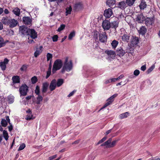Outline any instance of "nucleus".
I'll return each instance as SVG.
<instances>
[{
  "mask_svg": "<svg viewBox=\"0 0 160 160\" xmlns=\"http://www.w3.org/2000/svg\"><path fill=\"white\" fill-rule=\"evenodd\" d=\"M1 21L4 25H8L12 28L15 27L18 24L17 20L10 18L7 16L2 17Z\"/></svg>",
  "mask_w": 160,
  "mask_h": 160,
  "instance_id": "obj_1",
  "label": "nucleus"
},
{
  "mask_svg": "<svg viewBox=\"0 0 160 160\" xmlns=\"http://www.w3.org/2000/svg\"><path fill=\"white\" fill-rule=\"evenodd\" d=\"M72 68V61H70V62H68V58H67L65 60L64 62V65L61 70V72L63 73L65 71L68 72L70 71Z\"/></svg>",
  "mask_w": 160,
  "mask_h": 160,
  "instance_id": "obj_2",
  "label": "nucleus"
},
{
  "mask_svg": "<svg viewBox=\"0 0 160 160\" xmlns=\"http://www.w3.org/2000/svg\"><path fill=\"white\" fill-rule=\"evenodd\" d=\"M118 141V140H116L112 142V139L110 138L107 141L102 144L101 146H106L107 148H113L115 146Z\"/></svg>",
  "mask_w": 160,
  "mask_h": 160,
  "instance_id": "obj_3",
  "label": "nucleus"
},
{
  "mask_svg": "<svg viewBox=\"0 0 160 160\" xmlns=\"http://www.w3.org/2000/svg\"><path fill=\"white\" fill-rule=\"evenodd\" d=\"M62 65V63L61 60L59 59H57L54 62L53 65L52 69V73L54 74L56 71L60 69Z\"/></svg>",
  "mask_w": 160,
  "mask_h": 160,
  "instance_id": "obj_4",
  "label": "nucleus"
},
{
  "mask_svg": "<svg viewBox=\"0 0 160 160\" xmlns=\"http://www.w3.org/2000/svg\"><path fill=\"white\" fill-rule=\"evenodd\" d=\"M28 90V87L25 84L22 85L19 89V92L21 95L26 96L27 94Z\"/></svg>",
  "mask_w": 160,
  "mask_h": 160,
  "instance_id": "obj_5",
  "label": "nucleus"
},
{
  "mask_svg": "<svg viewBox=\"0 0 160 160\" xmlns=\"http://www.w3.org/2000/svg\"><path fill=\"white\" fill-rule=\"evenodd\" d=\"M119 21L117 18H115V20L110 22V28L113 29L114 33L117 32L116 29L118 27Z\"/></svg>",
  "mask_w": 160,
  "mask_h": 160,
  "instance_id": "obj_6",
  "label": "nucleus"
},
{
  "mask_svg": "<svg viewBox=\"0 0 160 160\" xmlns=\"http://www.w3.org/2000/svg\"><path fill=\"white\" fill-rule=\"evenodd\" d=\"M102 25L104 30H109L110 28V22L109 20L105 19L103 21Z\"/></svg>",
  "mask_w": 160,
  "mask_h": 160,
  "instance_id": "obj_7",
  "label": "nucleus"
},
{
  "mask_svg": "<svg viewBox=\"0 0 160 160\" xmlns=\"http://www.w3.org/2000/svg\"><path fill=\"white\" fill-rule=\"evenodd\" d=\"M30 29L29 28L25 26H20L19 28V30L24 35H27L28 36Z\"/></svg>",
  "mask_w": 160,
  "mask_h": 160,
  "instance_id": "obj_8",
  "label": "nucleus"
},
{
  "mask_svg": "<svg viewBox=\"0 0 160 160\" xmlns=\"http://www.w3.org/2000/svg\"><path fill=\"white\" fill-rule=\"evenodd\" d=\"M107 35L105 32H102L100 33L99 36V40L102 43H105L107 42Z\"/></svg>",
  "mask_w": 160,
  "mask_h": 160,
  "instance_id": "obj_9",
  "label": "nucleus"
},
{
  "mask_svg": "<svg viewBox=\"0 0 160 160\" xmlns=\"http://www.w3.org/2000/svg\"><path fill=\"white\" fill-rule=\"evenodd\" d=\"M22 22L26 25H31L32 22V18L29 17H24L22 18Z\"/></svg>",
  "mask_w": 160,
  "mask_h": 160,
  "instance_id": "obj_10",
  "label": "nucleus"
},
{
  "mask_svg": "<svg viewBox=\"0 0 160 160\" xmlns=\"http://www.w3.org/2000/svg\"><path fill=\"white\" fill-rule=\"evenodd\" d=\"M29 36L32 39H35L37 38V33L36 31L33 29H30L28 36Z\"/></svg>",
  "mask_w": 160,
  "mask_h": 160,
  "instance_id": "obj_11",
  "label": "nucleus"
},
{
  "mask_svg": "<svg viewBox=\"0 0 160 160\" xmlns=\"http://www.w3.org/2000/svg\"><path fill=\"white\" fill-rule=\"evenodd\" d=\"M112 13V9L111 8H108L104 10L103 15L106 18H109L111 16Z\"/></svg>",
  "mask_w": 160,
  "mask_h": 160,
  "instance_id": "obj_12",
  "label": "nucleus"
},
{
  "mask_svg": "<svg viewBox=\"0 0 160 160\" xmlns=\"http://www.w3.org/2000/svg\"><path fill=\"white\" fill-rule=\"evenodd\" d=\"M115 55L118 56L120 57H122L125 53V51L123 50L122 48L120 47L117 49L115 52Z\"/></svg>",
  "mask_w": 160,
  "mask_h": 160,
  "instance_id": "obj_13",
  "label": "nucleus"
},
{
  "mask_svg": "<svg viewBox=\"0 0 160 160\" xmlns=\"http://www.w3.org/2000/svg\"><path fill=\"white\" fill-rule=\"evenodd\" d=\"M9 62V60L7 58H4L3 62H0V67L2 70L3 71L5 70L6 68V64Z\"/></svg>",
  "mask_w": 160,
  "mask_h": 160,
  "instance_id": "obj_14",
  "label": "nucleus"
},
{
  "mask_svg": "<svg viewBox=\"0 0 160 160\" xmlns=\"http://www.w3.org/2000/svg\"><path fill=\"white\" fill-rule=\"evenodd\" d=\"M56 80L55 79H53L49 85V89L51 91H52L55 90L56 88Z\"/></svg>",
  "mask_w": 160,
  "mask_h": 160,
  "instance_id": "obj_15",
  "label": "nucleus"
},
{
  "mask_svg": "<svg viewBox=\"0 0 160 160\" xmlns=\"http://www.w3.org/2000/svg\"><path fill=\"white\" fill-rule=\"evenodd\" d=\"M127 5L126 2L122 1L118 3V7L122 10H124L127 7Z\"/></svg>",
  "mask_w": 160,
  "mask_h": 160,
  "instance_id": "obj_16",
  "label": "nucleus"
},
{
  "mask_svg": "<svg viewBox=\"0 0 160 160\" xmlns=\"http://www.w3.org/2000/svg\"><path fill=\"white\" fill-rule=\"evenodd\" d=\"M49 84L47 82H45L42 84V91L43 93H45L47 91Z\"/></svg>",
  "mask_w": 160,
  "mask_h": 160,
  "instance_id": "obj_17",
  "label": "nucleus"
},
{
  "mask_svg": "<svg viewBox=\"0 0 160 160\" xmlns=\"http://www.w3.org/2000/svg\"><path fill=\"white\" fill-rule=\"evenodd\" d=\"M145 19V17L143 16L142 13H140L137 15L136 20L139 22H143Z\"/></svg>",
  "mask_w": 160,
  "mask_h": 160,
  "instance_id": "obj_18",
  "label": "nucleus"
},
{
  "mask_svg": "<svg viewBox=\"0 0 160 160\" xmlns=\"http://www.w3.org/2000/svg\"><path fill=\"white\" fill-rule=\"evenodd\" d=\"M74 8L75 10L81 9L83 8V4L81 2H78L75 4Z\"/></svg>",
  "mask_w": 160,
  "mask_h": 160,
  "instance_id": "obj_19",
  "label": "nucleus"
},
{
  "mask_svg": "<svg viewBox=\"0 0 160 160\" xmlns=\"http://www.w3.org/2000/svg\"><path fill=\"white\" fill-rule=\"evenodd\" d=\"M115 3L116 0H107L106 2L107 4L112 8H113L112 7L115 5Z\"/></svg>",
  "mask_w": 160,
  "mask_h": 160,
  "instance_id": "obj_20",
  "label": "nucleus"
},
{
  "mask_svg": "<svg viewBox=\"0 0 160 160\" xmlns=\"http://www.w3.org/2000/svg\"><path fill=\"white\" fill-rule=\"evenodd\" d=\"M147 6L146 2L144 0H142L139 6L141 10H143L146 8Z\"/></svg>",
  "mask_w": 160,
  "mask_h": 160,
  "instance_id": "obj_21",
  "label": "nucleus"
},
{
  "mask_svg": "<svg viewBox=\"0 0 160 160\" xmlns=\"http://www.w3.org/2000/svg\"><path fill=\"white\" fill-rule=\"evenodd\" d=\"M42 47L41 46L39 48H37L36 51L34 53V55L35 57L37 58L42 52Z\"/></svg>",
  "mask_w": 160,
  "mask_h": 160,
  "instance_id": "obj_22",
  "label": "nucleus"
},
{
  "mask_svg": "<svg viewBox=\"0 0 160 160\" xmlns=\"http://www.w3.org/2000/svg\"><path fill=\"white\" fill-rule=\"evenodd\" d=\"M147 29L144 26H142L138 31L139 33L142 35H144L147 32Z\"/></svg>",
  "mask_w": 160,
  "mask_h": 160,
  "instance_id": "obj_23",
  "label": "nucleus"
},
{
  "mask_svg": "<svg viewBox=\"0 0 160 160\" xmlns=\"http://www.w3.org/2000/svg\"><path fill=\"white\" fill-rule=\"evenodd\" d=\"M12 80L14 83H19L20 82V78L18 76H14L12 77Z\"/></svg>",
  "mask_w": 160,
  "mask_h": 160,
  "instance_id": "obj_24",
  "label": "nucleus"
},
{
  "mask_svg": "<svg viewBox=\"0 0 160 160\" xmlns=\"http://www.w3.org/2000/svg\"><path fill=\"white\" fill-rule=\"evenodd\" d=\"M105 53L108 54V55L112 58L114 57L115 55V52L112 50H107L105 51Z\"/></svg>",
  "mask_w": 160,
  "mask_h": 160,
  "instance_id": "obj_25",
  "label": "nucleus"
},
{
  "mask_svg": "<svg viewBox=\"0 0 160 160\" xmlns=\"http://www.w3.org/2000/svg\"><path fill=\"white\" fill-rule=\"evenodd\" d=\"M130 36L129 34H124L122 36V39L124 41H126L127 42H129Z\"/></svg>",
  "mask_w": 160,
  "mask_h": 160,
  "instance_id": "obj_26",
  "label": "nucleus"
},
{
  "mask_svg": "<svg viewBox=\"0 0 160 160\" xmlns=\"http://www.w3.org/2000/svg\"><path fill=\"white\" fill-rule=\"evenodd\" d=\"M64 83V80L62 79H58L56 81V85L57 87H59L62 86Z\"/></svg>",
  "mask_w": 160,
  "mask_h": 160,
  "instance_id": "obj_27",
  "label": "nucleus"
},
{
  "mask_svg": "<svg viewBox=\"0 0 160 160\" xmlns=\"http://www.w3.org/2000/svg\"><path fill=\"white\" fill-rule=\"evenodd\" d=\"M12 12L17 16H19L20 13V9L18 8H14Z\"/></svg>",
  "mask_w": 160,
  "mask_h": 160,
  "instance_id": "obj_28",
  "label": "nucleus"
},
{
  "mask_svg": "<svg viewBox=\"0 0 160 160\" xmlns=\"http://www.w3.org/2000/svg\"><path fill=\"white\" fill-rule=\"evenodd\" d=\"M100 33H101V31L98 32L97 30L95 31L93 34V38L96 40H98V37L99 36V34Z\"/></svg>",
  "mask_w": 160,
  "mask_h": 160,
  "instance_id": "obj_29",
  "label": "nucleus"
},
{
  "mask_svg": "<svg viewBox=\"0 0 160 160\" xmlns=\"http://www.w3.org/2000/svg\"><path fill=\"white\" fill-rule=\"evenodd\" d=\"M38 96L37 98L36 103L38 104H39L41 102H42L43 100L42 96L40 95H38Z\"/></svg>",
  "mask_w": 160,
  "mask_h": 160,
  "instance_id": "obj_30",
  "label": "nucleus"
},
{
  "mask_svg": "<svg viewBox=\"0 0 160 160\" xmlns=\"http://www.w3.org/2000/svg\"><path fill=\"white\" fill-rule=\"evenodd\" d=\"M129 115V113L128 112L123 113L119 115V118L121 119L126 118Z\"/></svg>",
  "mask_w": 160,
  "mask_h": 160,
  "instance_id": "obj_31",
  "label": "nucleus"
},
{
  "mask_svg": "<svg viewBox=\"0 0 160 160\" xmlns=\"http://www.w3.org/2000/svg\"><path fill=\"white\" fill-rule=\"evenodd\" d=\"M136 0H126V2L128 6H132Z\"/></svg>",
  "mask_w": 160,
  "mask_h": 160,
  "instance_id": "obj_32",
  "label": "nucleus"
},
{
  "mask_svg": "<svg viewBox=\"0 0 160 160\" xmlns=\"http://www.w3.org/2000/svg\"><path fill=\"white\" fill-rule=\"evenodd\" d=\"M1 123L2 126L4 127H6L8 125L7 122L4 118L2 119Z\"/></svg>",
  "mask_w": 160,
  "mask_h": 160,
  "instance_id": "obj_33",
  "label": "nucleus"
},
{
  "mask_svg": "<svg viewBox=\"0 0 160 160\" xmlns=\"http://www.w3.org/2000/svg\"><path fill=\"white\" fill-rule=\"evenodd\" d=\"M139 42V40L138 38L135 37L133 38L132 41L131 43L133 45H136Z\"/></svg>",
  "mask_w": 160,
  "mask_h": 160,
  "instance_id": "obj_34",
  "label": "nucleus"
},
{
  "mask_svg": "<svg viewBox=\"0 0 160 160\" xmlns=\"http://www.w3.org/2000/svg\"><path fill=\"white\" fill-rule=\"evenodd\" d=\"M3 138L6 141H7L8 138V134L7 131L4 130L3 132Z\"/></svg>",
  "mask_w": 160,
  "mask_h": 160,
  "instance_id": "obj_35",
  "label": "nucleus"
},
{
  "mask_svg": "<svg viewBox=\"0 0 160 160\" xmlns=\"http://www.w3.org/2000/svg\"><path fill=\"white\" fill-rule=\"evenodd\" d=\"M133 48L129 46H128L125 51V53H131L133 50Z\"/></svg>",
  "mask_w": 160,
  "mask_h": 160,
  "instance_id": "obj_36",
  "label": "nucleus"
},
{
  "mask_svg": "<svg viewBox=\"0 0 160 160\" xmlns=\"http://www.w3.org/2000/svg\"><path fill=\"white\" fill-rule=\"evenodd\" d=\"M72 11V8L71 6H69V7H68L66 8V14L67 16L68 14H71Z\"/></svg>",
  "mask_w": 160,
  "mask_h": 160,
  "instance_id": "obj_37",
  "label": "nucleus"
},
{
  "mask_svg": "<svg viewBox=\"0 0 160 160\" xmlns=\"http://www.w3.org/2000/svg\"><path fill=\"white\" fill-rule=\"evenodd\" d=\"M14 97L12 96H9L8 97V100L9 103H12L14 101Z\"/></svg>",
  "mask_w": 160,
  "mask_h": 160,
  "instance_id": "obj_38",
  "label": "nucleus"
},
{
  "mask_svg": "<svg viewBox=\"0 0 160 160\" xmlns=\"http://www.w3.org/2000/svg\"><path fill=\"white\" fill-rule=\"evenodd\" d=\"M153 19L152 18H147L146 19L145 22L146 24H152V23Z\"/></svg>",
  "mask_w": 160,
  "mask_h": 160,
  "instance_id": "obj_39",
  "label": "nucleus"
},
{
  "mask_svg": "<svg viewBox=\"0 0 160 160\" xmlns=\"http://www.w3.org/2000/svg\"><path fill=\"white\" fill-rule=\"evenodd\" d=\"M118 42L116 40H113L111 43V45L112 48H115L117 46V45H118Z\"/></svg>",
  "mask_w": 160,
  "mask_h": 160,
  "instance_id": "obj_40",
  "label": "nucleus"
},
{
  "mask_svg": "<svg viewBox=\"0 0 160 160\" xmlns=\"http://www.w3.org/2000/svg\"><path fill=\"white\" fill-rule=\"evenodd\" d=\"M5 43L4 42V39L2 37L0 36V48L5 46Z\"/></svg>",
  "mask_w": 160,
  "mask_h": 160,
  "instance_id": "obj_41",
  "label": "nucleus"
},
{
  "mask_svg": "<svg viewBox=\"0 0 160 160\" xmlns=\"http://www.w3.org/2000/svg\"><path fill=\"white\" fill-rule=\"evenodd\" d=\"M108 102H107L106 103L104 106L101 108V109L99 110L100 111L101 109H103L108 106H109L110 104H111L112 103V101H109V100H108Z\"/></svg>",
  "mask_w": 160,
  "mask_h": 160,
  "instance_id": "obj_42",
  "label": "nucleus"
},
{
  "mask_svg": "<svg viewBox=\"0 0 160 160\" xmlns=\"http://www.w3.org/2000/svg\"><path fill=\"white\" fill-rule=\"evenodd\" d=\"M108 102H107L106 103L104 106L101 108V109L99 110L100 111L101 109H103L108 106H109L110 104H111L112 103V101H109V100H108Z\"/></svg>",
  "mask_w": 160,
  "mask_h": 160,
  "instance_id": "obj_43",
  "label": "nucleus"
},
{
  "mask_svg": "<svg viewBox=\"0 0 160 160\" xmlns=\"http://www.w3.org/2000/svg\"><path fill=\"white\" fill-rule=\"evenodd\" d=\"M38 79L36 76H34L31 79V81L32 82V83L33 84H34L36 83Z\"/></svg>",
  "mask_w": 160,
  "mask_h": 160,
  "instance_id": "obj_44",
  "label": "nucleus"
},
{
  "mask_svg": "<svg viewBox=\"0 0 160 160\" xmlns=\"http://www.w3.org/2000/svg\"><path fill=\"white\" fill-rule=\"evenodd\" d=\"M35 92L37 95H40V87L38 85H37L36 87L35 90Z\"/></svg>",
  "mask_w": 160,
  "mask_h": 160,
  "instance_id": "obj_45",
  "label": "nucleus"
},
{
  "mask_svg": "<svg viewBox=\"0 0 160 160\" xmlns=\"http://www.w3.org/2000/svg\"><path fill=\"white\" fill-rule=\"evenodd\" d=\"M75 36V32L74 31H73L71 32L69 35L68 39L71 40H72V38L74 37Z\"/></svg>",
  "mask_w": 160,
  "mask_h": 160,
  "instance_id": "obj_46",
  "label": "nucleus"
},
{
  "mask_svg": "<svg viewBox=\"0 0 160 160\" xmlns=\"http://www.w3.org/2000/svg\"><path fill=\"white\" fill-rule=\"evenodd\" d=\"M47 61H49V60H51L52 58V54L49 53H48L47 54Z\"/></svg>",
  "mask_w": 160,
  "mask_h": 160,
  "instance_id": "obj_47",
  "label": "nucleus"
},
{
  "mask_svg": "<svg viewBox=\"0 0 160 160\" xmlns=\"http://www.w3.org/2000/svg\"><path fill=\"white\" fill-rule=\"evenodd\" d=\"M155 68V66L153 65L150 67L149 68H148V70L147 71V74L149 73L150 72H151Z\"/></svg>",
  "mask_w": 160,
  "mask_h": 160,
  "instance_id": "obj_48",
  "label": "nucleus"
},
{
  "mask_svg": "<svg viewBox=\"0 0 160 160\" xmlns=\"http://www.w3.org/2000/svg\"><path fill=\"white\" fill-rule=\"evenodd\" d=\"M28 66L27 65H23L20 68V69L22 71H26L28 68Z\"/></svg>",
  "mask_w": 160,
  "mask_h": 160,
  "instance_id": "obj_49",
  "label": "nucleus"
},
{
  "mask_svg": "<svg viewBox=\"0 0 160 160\" xmlns=\"http://www.w3.org/2000/svg\"><path fill=\"white\" fill-rule=\"evenodd\" d=\"M65 25L63 24L61 25L60 27L58 28V32H60L61 31L65 28Z\"/></svg>",
  "mask_w": 160,
  "mask_h": 160,
  "instance_id": "obj_50",
  "label": "nucleus"
},
{
  "mask_svg": "<svg viewBox=\"0 0 160 160\" xmlns=\"http://www.w3.org/2000/svg\"><path fill=\"white\" fill-rule=\"evenodd\" d=\"M25 145L24 143H22L21 145L18 149V151H20L23 150L25 147Z\"/></svg>",
  "mask_w": 160,
  "mask_h": 160,
  "instance_id": "obj_51",
  "label": "nucleus"
},
{
  "mask_svg": "<svg viewBox=\"0 0 160 160\" xmlns=\"http://www.w3.org/2000/svg\"><path fill=\"white\" fill-rule=\"evenodd\" d=\"M58 36L57 35H54L52 37V41L54 42H56L58 41Z\"/></svg>",
  "mask_w": 160,
  "mask_h": 160,
  "instance_id": "obj_52",
  "label": "nucleus"
},
{
  "mask_svg": "<svg viewBox=\"0 0 160 160\" xmlns=\"http://www.w3.org/2000/svg\"><path fill=\"white\" fill-rule=\"evenodd\" d=\"M140 73L139 71L138 70H135L133 72L134 75L135 76H138Z\"/></svg>",
  "mask_w": 160,
  "mask_h": 160,
  "instance_id": "obj_53",
  "label": "nucleus"
},
{
  "mask_svg": "<svg viewBox=\"0 0 160 160\" xmlns=\"http://www.w3.org/2000/svg\"><path fill=\"white\" fill-rule=\"evenodd\" d=\"M51 74V70H48L47 72V75L46 78L47 79L50 75Z\"/></svg>",
  "mask_w": 160,
  "mask_h": 160,
  "instance_id": "obj_54",
  "label": "nucleus"
},
{
  "mask_svg": "<svg viewBox=\"0 0 160 160\" xmlns=\"http://www.w3.org/2000/svg\"><path fill=\"white\" fill-rule=\"evenodd\" d=\"M76 91V90H74L72 92H71L68 96V97H70L72 96L73 94H74V93Z\"/></svg>",
  "mask_w": 160,
  "mask_h": 160,
  "instance_id": "obj_55",
  "label": "nucleus"
},
{
  "mask_svg": "<svg viewBox=\"0 0 160 160\" xmlns=\"http://www.w3.org/2000/svg\"><path fill=\"white\" fill-rule=\"evenodd\" d=\"M49 2H53L55 1H57L58 2H61L64 0H48Z\"/></svg>",
  "mask_w": 160,
  "mask_h": 160,
  "instance_id": "obj_56",
  "label": "nucleus"
},
{
  "mask_svg": "<svg viewBox=\"0 0 160 160\" xmlns=\"http://www.w3.org/2000/svg\"><path fill=\"white\" fill-rule=\"evenodd\" d=\"M57 155H54L53 156L50 157L49 158V160H52L57 157Z\"/></svg>",
  "mask_w": 160,
  "mask_h": 160,
  "instance_id": "obj_57",
  "label": "nucleus"
},
{
  "mask_svg": "<svg viewBox=\"0 0 160 160\" xmlns=\"http://www.w3.org/2000/svg\"><path fill=\"white\" fill-rule=\"evenodd\" d=\"M32 117V115L31 116H30L29 115V116L28 115L27 116V117L26 118V119L27 120H30L32 119H33Z\"/></svg>",
  "mask_w": 160,
  "mask_h": 160,
  "instance_id": "obj_58",
  "label": "nucleus"
},
{
  "mask_svg": "<svg viewBox=\"0 0 160 160\" xmlns=\"http://www.w3.org/2000/svg\"><path fill=\"white\" fill-rule=\"evenodd\" d=\"M8 128L9 131L11 132L13 129V126L12 124H11L9 126H8Z\"/></svg>",
  "mask_w": 160,
  "mask_h": 160,
  "instance_id": "obj_59",
  "label": "nucleus"
},
{
  "mask_svg": "<svg viewBox=\"0 0 160 160\" xmlns=\"http://www.w3.org/2000/svg\"><path fill=\"white\" fill-rule=\"evenodd\" d=\"M146 67L145 65H143L141 67V70L142 71H144L146 70Z\"/></svg>",
  "mask_w": 160,
  "mask_h": 160,
  "instance_id": "obj_60",
  "label": "nucleus"
},
{
  "mask_svg": "<svg viewBox=\"0 0 160 160\" xmlns=\"http://www.w3.org/2000/svg\"><path fill=\"white\" fill-rule=\"evenodd\" d=\"M52 60H50V61L49 64V68H48V70H51V68H52Z\"/></svg>",
  "mask_w": 160,
  "mask_h": 160,
  "instance_id": "obj_61",
  "label": "nucleus"
},
{
  "mask_svg": "<svg viewBox=\"0 0 160 160\" xmlns=\"http://www.w3.org/2000/svg\"><path fill=\"white\" fill-rule=\"evenodd\" d=\"M107 138V137H104L103 138H102L100 140V142L102 143L104 142V141H105Z\"/></svg>",
  "mask_w": 160,
  "mask_h": 160,
  "instance_id": "obj_62",
  "label": "nucleus"
},
{
  "mask_svg": "<svg viewBox=\"0 0 160 160\" xmlns=\"http://www.w3.org/2000/svg\"><path fill=\"white\" fill-rule=\"evenodd\" d=\"M28 42L29 43H34L35 42L34 41L32 40H31L29 39V38H28Z\"/></svg>",
  "mask_w": 160,
  "mask_h": 160,
  "instance_id": "obj_63",
  "label": "nucleus"
},
{
  "mask_svg": "<svg viewBox=\"0 0 160 160\" xmlns=\"http://www.w3.org/2000/svg\"><path fill=\"white\" fill-rule=\"evenodd\" d=\"M6 119L7 121V123L8 122V123H10V119L9 118V117L8 116H6Z\"/></svg>",
  "mask_w": 160,
  "mask_h": 160,
  "instance_id": "obj_64",
  "label": "nucleus"
}]
</instances>
